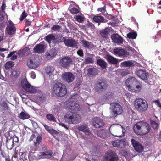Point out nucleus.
<instances>
[{"instance_id": "nucleus-50", "label": "nucleus", "mask_w": 161, "mask_h": 161, "mask_svg": "<svg viewBox=\"0 0 161 161\" xmlns=\"http://www.w3.org/2000/svg\"><path fill=\"white\" fill-rule=\"evenodd\" d=\"M49 133L53 136L54 135H57L59 133V132H58L55 130L53 128H52L51 129V130H50V132H49Z\"/></svg>"}, {"instance_id": "nucleus-54", "label": "nucleus", "mask_w": 161, "mask_h": 161, "mask_svg": "<svg viewBox=\"0 0 161 161\" xmlns=\"http://www.w3.org/2000/svg\"><path fill=\"white\" fill-rule=\"evenodd\" d=\"M11 75L15 77H17L18 75V74L17 73V71L15 70H13L12 71Z\"/></svg>"}, {"instance_id": "nucleus-52", "label": "nucleus", "mask_w": 161, "mask_h": 161, "mask_svg": "<svg viewBox=\"0 0 161 161\" xmlns=\"http://www.w3.org/2000/svg\"><path fill=\"white\" fill-rule=\"evenodd\" d=\"M1 105L4 108V109H8L9 107L6 102H3V103L1 104Z\"/></svg>"}, {"instance_id": "nucleus-6", "label": "nucleus", "mask_w": 161, "mask_h": 161, "mask_svg": "<svg viewBox=\"0 0 161 161\" xmlns=\"http://www.w3.org/2000/svg\"><path fill=\"white\" fill-rule=\"evenodd\" d=\"M110 112L112 117H115L118 115L121 114L123 111V108L120 104L116 102L112 103L110 104Z\"/></svg>"}, {"instance_id": "nucleus-26", "label": "nucleus", "mask_w": 161, "mask_h": 161, "mask_svg": "<svg viewBox=\"0 0 161 161\" xmlns=\"http://www.w3.org/2000/svg\"><path fill=\"white\" fill-rule=\"evenodd\" d=\"M93 20L96 23L99 24L101 23H106L108 20L105 19L104 17L100 15H95L93 18Z\"/></svg>"}, {"instance_id": "nucleus-13", "label": "nucleus", "mask_w": 161, "mask_h": 161, "mask_svg": "<svg viewBox=\"0 0 161 161\" xmlns=\"http://www.w3.org/2000/svg\"><path fill=\"white\" fill-rule=\"evenodd\" d=\"M62 38L61 42H63L66 46L74 48L77 46V42L74 39H66L65 37H63Z\"/></svg>"}, {"instance_id": "nucleus-29", "label": "nucleus", "mask_w": 161, "mask_h": 161, "mask_svg": "<svg viewBox=\"0 0 161 161\" xmlns=\"http://www.w3.org/2000/svg\"><path fill=\"white\" fill-rule=\"evenodd\" d=\"M97 64L103 69H105L107 67V63L104 60L98 59L97 60Z\"/></svg>"}, {"instance_id": "nucleus-22", "label": "nucleus", "mask_w": 161, "mask_h": 161, "mask_svg": "<svg viewBox=\"0 0 161 161\" xmlns=\"http://www.w3.org/2000/svg\"><path fill=\"white\" fill-rule=\"evenodd\" d=\"M40 63L37 62L35 59L33 60L29 59L27 60V65L31 69H35L39 65Z\"/></svg>"}, {"instance_id": "nucleus-19", "label": "nucleus", "mask_w": 161, "mask_h": 161, "mask_svg": "<svg viewBox=\"0 0 161 161\" xmlns=\"http://www.w3.org/2000/svg\"><path fill=\"white\" fill-rule=\"evenodd\" d=\"M131 142L132 145L137 152L141 153L143 151L144 149L143 147L138 141L132 139H131Z\"/></svg>"}, {"instance_id": "nucleus-20", "label": "nucleus", "mask_w": 161, "mask_h": 161, "mask_svg": "<svg viewBox=\"0 0 161 161\" xmlns=\"http://www.w3.org/2000/svg\"><path fill=\"white\" fill-rule=\"evenodd\" d=\"M92 123L94 126L97 128L101 127L104 125L103 119L99 117L94 118L92 120Z\"/></svg>"}, {"instance_id": "nucleus-46", "label": "nucleus", "mask_w": 161, "mask_h": 161, "mask_svg": "<svg viewBox=\"0 0 161 161\" xmlns=\"http://www.w3.org/2000/svg\"><path fill=\"white\" fill-rule=\"evenodd\" d=\"M61 28V26L59 25H55L51 27V30L53 31H57L59 30Z\"/></svg>"}, {"instance_id": "nucleus-27", "label": "nucleus", "mask_w": 161, "mask_h": 161, "mask_svg": "<svg viewBox=\"0 0 161 161\" xmlns=\"http://www.w3.org/2000/svg\"><path fill=\"white\" fill-rule=\"evenodd\" d=\"M106 58L110 64H116L118 63V59L109 54L106 55Z\"/></svg>"}, {"instance_id": "nucleus-55", "label": "nucleus", "mask_w": 161, "mask_h": 161, "mask_svg": "<svg viewBox=\"0 0 161 161\" xmlns=\"http://www.w3.org/2000/svg\"><path fill=\"white\" fill-rule=\"evenodd\" d=\"M43 126H44L46 130L48 131L49 132H50V130H51V129L52 128L51 127L48 126L46 124L43 125Z\"/></svg>"}, {"instance_id": "nucleus-8", "label": "nucleus", "mask_w": 161, "mask_h": 161, "mask_svg": "<svg viewBox=\"0 0 161 161\" xmlns=\"http://www.w3.org/2000/svg\"><path fill=\"white\" fill-rule=\"evenodd\" d=\"M21 85L22 87L28 92L33 93L37 91L36 87L32 86L26 80H22L21 81Z\"/></svg>"}, {"instance_id": "nucleus-3", "label": "nucleus", "mask_w": 161, "mask_h": 161, "mask_svg": "<svg viewBox=\"0 0 161 161\" xmlns=\"http://www.w3.org/2000/svg\"><path fill=\"white\" fill-rule=\"evenodd\" d=\"M53 91L55 94L58 97H63L67 93V89L65 85L60 83H56L53 85Z\"/></svg>"}, {"instance_id": "nucleus-25", "label": "nucleus", "mask_w": 161, "mask_h": 161, "mask_svg": "<svg viewBox=\"0 0 161 161\" xmlns=\"http://www.w3.org/2000/svg\"><path fill=\"white\" fill-rule=\"evenodd\" d=\"M87 70V75L91 77L96 75L98 73V69L95 68H89Z\"/></svg>"}, {"instance_id": "nucleus-51", "label": "nucleus", "mask_w": 161, "mask_h": 161, "mask_svg": "<svg viewBox=\"0 0 161 161\" xmlns=\"http://www.w3.org/2000/svg\"><path fill=\"white\" fill-rule=\"evenodd\" d=\"M97 11L98 12H100L102 13H105L106 11L105 5L103 7L98 8L97 9Z\"/></svg>"}, {"instance_id": "nucleus-7", "label": "nucleus", "mask_w": 161, "mask_h": 161, "mask_svg": "<svg viewBox=\"0 0 161 161\" xmlns=\"http://www.w3.org/2000/svg\"><path fill=\"white\" fill-rule=\"evenodd\" d=\"M77 95H73L70 98V100L68 102L66 103V106L68 108L74 111V112H76L80 109V107L79 105L76 103V102L72 101L73 99L75 98V96Z\"/></svg>"}, {"instance_id": "nucleus-59", "label": "nucleus", "mask_w": 161, "mask_h": 161, "mask_svg": "<svg viewBox=\"0 0 161 161\" xmlns=\"http://www.w3.org/2000/svg\"><path fill=\"white\" fill-rule=\"evenodd\" d=\"M25 25L27 26H29L31 25V22L29 19H25Z\"/></svg>"}, {"instance_id": "nucleus-5", "label": "nucleus", "mask_w": 161, "mask_h": 161, "mask_svg": "<svg viewBox=\"0 0 161 161\" xmlns=\"http://www.w3.org/2000/svg\"><path fill=\"white\" fill-rule=\"evenodd\" d=\"M134 105L137 110L141 113L146 111L148 108L147 103L146 100L141 98L136 99Z\"/></svg>"}, {"instance_id": "nucleus-23", "label": "nucleus", "mask_w": 161, "mask_h": 161, "mask_svg": "<svg viewBox=\"0 0 161 161\" xmlns=\"http://www.w3.org/2000/svg\"><path fill=\"white\" fill-rule=\"evenodd\" d=\"M34 51L36 53H41L44 51V45L39 44L36 45L33 48Z\"/></svg>"}, {"instance_id": "nucleus-14", "label": "nucleus", "mask_w": 161, "mask_h": 161, "mask_svg": "<svg viewBox=\"0 0 161 161\" xmlns=\"http://www.w3.org/2000/svg\"><path fill=\"white\" fill-rule=\"evenodd\" d=\"M62 79L68 83L73 82L75 77L74 75L70 72H65L62 75Z\"/></svg>"}, {"instance_id": "nucleus-4", "label": "nucleus", "mask_w": 161, "mask_h": 161, "mask_svg": "<svg viewBox=\"0 0 161 161\" xmlns=\"http://www.w3.org/2000/svg\"><path fill=\"white\" fill-rule=\"evenodd\" d=\"M110 133L113 136L117 137L124 136L125 133V130L121 125L112 126L110 128Z\"/></svg>"}, {"instance_id": "nucleus-15", "label": "nucleus", "mask_w": 161, "mask_h": 161, "mask_svg": "<svg viewBox=\"0 0 161 161\" xmlns=\"http://www.w3.org/2000/svg\"><path fill=\"white\" fill-rule=\"evenodd\" d=\"M113 53L119 57H127L129 55V52L123 48H115L113 50Z\"/></svg>"}, {"instance_id": "nucleus-38", "label": "nucleus", "mask_w": 161, "mask_h": 161, "mask_svg": "<svg viewBox=\"0 0 161 161\" xmlns=\"http://www.w3.org/2000/svg\"><path fill=\"white\" fill-rule=\"evenodd\" d=\"M55 37V36L53 34H49L44 38V39L49 44H50L53 39Z\"/></svg>"}, {"instance_id": "nucleus-36", "label": "nucleus", "mask_w": 161, "mask_h": 161, "mask_svg": "<svg viewBox=\"0 0 161 161\" xmlns=\"http://www.w3.org/2000/svg\"><path fill=\"white\" fill-rule=\"evenodd\" d=\"M14 64V62L11 61H8L5 64V67L6 70L11 69Z\"/></svg>"}, {"instance_id": "nucleus-57", "label": "nucleus", "mask_w": 161, "mask_h": 161, "mask_svg": "<svg viewBox=\"0 0 161 161\" xmlns=\"http://www.w3.org/2000/svg\"><path fill=\"white\" fill-rule=\"evenodd\" d=\"M136 85H137L136 86V88L139 90L141 89L142 86L141 84L138 81Z\"/></svg>"}, {"instance_id": "nucleus-2", "label": "nucleus", "mask_w": 161, "mask_h": 161, "mask_svg": "<svg viewBox=\"0 0 161 161\" xmlns=\"http://www.w3.org/2000/svg\"><path fill=\"white\" fill-rule=\"evenodd\" d=\"M64 117L65 121L69 124H77L81 120V116L79 115L70 112H67Z\"/></svg>"}, {"instance_id": "nucleus-44", "label": "nucleus", "mask_w": 161, "mask_h": 161, "mask_svg": "<svg viewBox=\"0 0 161 161\" xmlns=\"http://www.w3.org/2000/svg\"><path fill=\"white\" fill-rule=\"evenodd\" d=\"M62 41V40L59 41L58 38H56L55 36V37L53 39L52 43L54 44V45H56V44L59 43L60 42H61Z\"/></svg>"}, {"instance_id": "nucleus-30", "label": "nucleus", "mask_w": 161, "mask_h": 161, "mask_svg": "<svg viewBox=\"0 0 161 161\" xmlns=\"http://www.w3.org/2000/svg\"><path fill=\"white\" fill-rule=\"evenodd\" d=\"M121 65L123 67H133L135 66L134 64L130 61H124L121 64Z\"/></svg>"}, {"instance_id": "nucleus-1", "label": "nucleus", "mask_w": 161, "mask_h": 161, "mask_svg": "<svg viewBox=\"0 0 161 161\" xmlns=\"http://www.w3.org/2000/svg\"><path fill=\"white\" fill-rule=\"evenodd\" d=\"M135 133L138 135H143L149 133L151 130L150 125L146 122L139 121L133 127Z\"/></svg>"}, {"instance_id": "nucleus-49", "label": "nucleus", "mask_w": 161, "mask_h": 161, "mask_svg": "<svg viewBox=\"0 0 161 161\" xmlns=\"http://www.w3.org/2000/svg\"><path fill=\"white\" fill-rule=\"evenodd\" d=\"M49 133L53 136L54 135H57L59 133V132H58L55 130L53 128H52L51 129V130H50V132H49Z\"/></svg>"}, {"instance_id": "nucleus-53", "label": "nucleus", "mask_w": 161, "mask_h": 161, "mask_svg": "<svg viewBox=\"0 0 161 161\" xmlns=\"http://www.w3.org/2000/svg\"><path fill=\"white\" fill-rule=\"evenodd\" d=\"M45 156H51L53 154V152L51 150H48L45 151Z\"/></svg>"}, {"instance_id": "nucleus-11", "label": "nucleus", "mask_w": 161, "mask_h": 161, "mask_svg": "<svg viewBox=\"0 0 161 161\" xmlns=\"http://www.w3.org/2000/svg\"><path fill=\"white\" fill-rule=\"evenodd\" d=\"M6 31L9 35H12L15 33L16 28L14 24L11 20L8 21Z\"/></svg>"}, {"instance_id": "nucleus-47", "label": "nucleus", "mask_w": 161, "mask_h": 161, "mask_svg": "<svg viewBox=\"0 0 161 161\" xmlns=\"http://www.w3.org/2000/svg\"><path fill=\"white\" fill-rule=\"evenodd\" d=\"M70 12L73 14H77L79 13L78 10L75 7H73L70 10Z\"/></svg>"}, {"instance_id": "nucleus-39", "label": "nucleus", "mask_w": 161, "mask_h": 161, "mask_svg": "<svg viewBox=\"0 0 161 161\" xmlns=\"http://www.w3.org/2000/svg\"><path fill=\"white\" fill-rule=\"evenodd\" d=\"M46 117L47 119L50 121L56 122V118L52 114L50 113L47 114L46 115Z\"/></svg>"}, {"instance_id": "nucleus-45", "label": "nucleus", "mask_w": 161, "mask_h": 161, "mask_svg": "<svg viewBox=\"0 0 161 161\" xmlns=\"http://www.w3.org/2000/svg\"><path fill=\"white\" fill-rule=\"evenodd\" d=\"M27 16V14L25 12V10H24V11L22 13L20 17V21H22Z\"/></svg>"}, {"instance_id": "nucleus-17", "label": "nucleus", "mask_w": 161, "mask_h": 161, "mask_svg": "<svg viewBox=\"0 0 161 161\" xmlns=\"http://www.w3.org/2000/svg\"><path fill=\"white\" fill-rule=\"evenodd\" d=\"M112 144L114 147L122 148L124 147L126 144L125 139H122L115 140L112 142Z\"/></svg>"}, {"instance_id": "nucleus-28", "label": "nucleus", "mask_w": 161, "mask_h": 161, "mask_svg": "<svg viewBox=\"0 0 161 161\" xmlns=\"http://www.w3.org/2000/svg\"><path fill=\"white\" fill-rule=\"evenodd\" d=\"M97 134L98 136L103 138L105 139L108 137V135L105 130L104 129L99 130L97 131Z\"/></svg>"}, {"instance_id": "nucleus-58", "label": "nucleus", "mask_w": 161, "mask_h": 161, "mask_svg": "<svg viewBox=\"0 0 161 161\" xmlns=\"http://www.w3.org/2000/svg\"><path fill=\"white\" fill-rule=\"evenodd\" d=\"M6 7V4L3 1L2 3V4L1 6V10L2 12H3L5 9V8Z\"/></svg>"}, {"instance_id": "nucleus-40", "label": "nucleus", "mask_w": 161, "mask_h": 161, "mask_svg": "<svg viewBox=\"0 0 161 161\" xmlns=\"http://www.w3.org/2000/svg\"><path fill=\"white\" fill-rule=\"evenodd\" d=\"M57 54L56 50L54 49H52L47 54V57H53Z\"/></svg>"}, {"instance_id": "nucleus-31", "label": "nucleus", "mask_w": 161, "mask_h": 161, "mask_svg": "<svg viewBox=\"0 0 161 161\" xmlns=\"http://www.w3.org/2000/svg\"><path fill=\"white\" fill-rule=\"evenodd\" d=\"M109 32L110 29L108 28H106L100 32V35L103 38H106L108 37Z\"/></svg>"}, {"instance_id": "nucleus-64", "label": "nucleus", "mask_w": 161, "mask_h": 161, "mask_svg": "<svg viewBox=\"0 0 161 161\" xmlns=\"http://www.w3.org/2000/svg\"><path fill=\"white\" fill-rule=\"evenodd\" d=\"M44 152H40L38 153V155L39 156H45L46 154Z\"/></svg>"}, {"instance_id": "nucleus-62", "label": "nucleus", "mask_w": 161, "mask_h": 161, "mask_svg": "<svg viewBox=\"0 0 161 161\" xmlns=\"http://www.w3.org/2000/svg\"><path fill=\"white\" fill-rule=\"evenodd\" d=\"M35 137V135L34 134H32L31 136L29 139V141H31L33 140L34 138Z\"/></svg>"}, {"instance_id": "nucleus-34", "label": "nucleus", "mask_w": 161, "mask_h": 161, "mask_svg": "<svg viewBox=\"0 0 161 161\" xmlns=\"http://www.w3.org/2000/svg\"><path fill=\"white\" fill-rule=\"evenodd\" d=\"M30 117V116L28 114L23 112H21L19 114V118L23 120L29 119Z\"/></svg>"}, {"instance_id": "nucleus-24", "label": "nucleus", "mask_w": 161, "mask_h": 161, "mask_svg": "<svg viewBox=\"0 0 161 161\" xmlns=\"http://www.w3.org/2000/svg\"><path fill=\"white\" fill-rule=\"evenodd\" d=\"M78 130L79 131H81L84 132L86 135H89L91 134L89 128L87 125L84 124L79 126Z\"/></svg>"}, {"instance_id": "nucleus-35", "label": "nucleus", "mask_w": 161, "mask_h": 161, "mask_svg": "<svg viewBox=\"0 0 161 161\" xmlns=\"http://www.w3.org/2000/svg\"><path fill=\"white\" fill-rule=\"evenodd\" d=\"M81 42L83 45V46L85 48H90L91 46V42L83 39L81 41Z\"/></svg>"}, {"instance_id": "nucleus-33", "label": "nucleus", "mask_w": 161, "mask_h": 161, "mask_svg": "<svg viewBox=\"0 0 161 161\" xmlns=\"http://www.w3.org/2000/svg\"><path fill=\"white\" fill-rule=\"evenodd\" d=\"M37 93H39V95H37L36 96L38 99L41 102H43L45 100L46 96L45 95L42 94L41 91L40 90H37Z\"/></svg>"}, {"instance_id": "nucleus-48", "label": "nucleus", "mask_w": 161, "mask_h": 161, "mask_svg": "<svg viewBox=\"0 0 161 161\" xmlns=\"http://www.w3.org/2000/svg\"><path fill=\"white\" fill-rule=\"evenodd\" d=\"M76 19L78 21L80 22H83L84 20V17L81 15L77 16Z\"/></svg>"}, {"instance_id": "nucleus-63", "label": "nucleus", "mask_w": 161, "mask_h": 161, "mask_svg": "<svg viewBox=\"0 0 161 161\" xmlns=\"http://www.w3.org/2000/svg\"><path fill=\"white\" fill-rule=\"evenodd\" d=\"M31 77L33 79H34L36 77V75L34 72H32L31 73Z\"/></svg>"}, {"instance_id": "nucleus-60", "label": "nucleus", "mask_w": 161, "mask_h": 161, "mask_svg": "<svg viewBox=\"0 0 161 161\" xmlns=\"http://www.w3.org/2000/svg\"><path fill=\"white\" fill-rule=\"evenodd\" d=\"M59 125H60L62 126V127H64L66 129H68V127L65 125L64 124L62 123H59Z\"/></svg>"}, {"instance_id": "nucleus-37", "label": "nucleus", "mask_w": 161, "mask_h": 161, "mask_svg": "<svg viewBox=\"0 0 161 161\" xmlns=\"http://www.w3.org/2000/svg\"><path fill=\"white\" fill-rule=\"evenodd\" d=\"M42 138L41 137L38 135L36 138V140L34 142V145L36 147H38L40 144L42 142Z\"/></svg>"}, {"instance_id": "nucleus-32", "label": "nucleus", "mask_w": 161, "mask_h": 161, "mask_svg": "<svg viewBox=\"0 0 161 161\" xmlns=\"http://www.w3.org/2000/svg\"><path fill=\"white\" fill-rule=\"evenodd\" d=\"M150 123L151 127L154 130H158L159 127V124L155 121L150 119Z\"/></svg>"}, {"instance_id": "nucleus-61", "label": "nucleus", "mask_w": 161, "mask_h": 161, "mask_svg": "<svg viewBox=\"0 0 161 161\" xmlns=\"http://www.w3.org/2000/svg\"><path fill=\"white\" fill-rule=\"evenodd\" d=\"M16 52V51L10 52V53L8 55L7 57L9 58L10 57H11L12 56L13 54H15Z\"/></svg>"}, {"instance_id": "nucleus-42", "label": "nucleus", "mask_w": 161, "mask_h": 161, "mask_svg": "<svg viewBox=\"0 0 161 161\" xmlns=\"http://www.w3.org/2000/svg\"><path fill=\"white\" fill-rule=\"evenodd\" d=\"M127 37L129 39H136L137 36V34L136 32H130L127 34Z\"/></svg>"}, {"instance_id": "nucleus-56", "label": "nucleus", "mask_w": 161, "mask_h": 161, "mask_svg": "<svg viewBox=\"0 0 161 161\" xmlns=\"http://www.w3.org/2000/svg\"><path fill=\"white\" fill-rule=\"evenodd\" d=\"M77 54L80 57H82L83 56L84 54L83 51L81 50H80L77 51Z\"/></svg>"}, {"instance_id": "nucleus-12", "label": "nucleus", "mask_w": 161, "mask_h": 161, "mask_svg": "<svg viewBox=\"0 0 161 161\" xmlns=\"http://www.w3.org/2000/svg\"><path fill=\"white\" fill-rule=\"evenodd\" d=\"M118 158L114 152L110 151L106 153L105 156V161H118Z\"/></svg>"}, {"instance_id": "nucleus-41", "label": "nucleus", "mask_w": 161, "mask_h": 161, "mask_svg": "<svg viewBox=\"0 0 161 161\" xmlns=\"http://www.w3.org/2000/svg\"><path fill=\"white\" fill-rule=\"evenodd\" d=\"M45 72L46 74L49 75L52 74V72L54 71V68L52 66H48L45 68Z\"/></svg>"}, {"instance_id": "nucleus-18", "label": "nucleus", "mask_w": 161, "mask_h": 161, "mask_svg": "<svg viewBox=\"0 0 161 161\" xmlns=\"http://www.w3.org/2000/svg\"><path fill=\"white\" fill-rule=\"evenodd\" d=\"M111 38L113 43L118 45H121L123 43V38L117 34H113L111 36Z\"/></svg>"}, {"instance_id": "nucleus-43", "label": "nucleus", "mask_w": 161, "mask_h": 161, "mask_svg": "<svg viewBox=\"0 0 161 161\" xmlns=\"http://www.w3.org/2000/svg\"><path fill=\"white\" fill-rule=\"evenodd\" d=\"M85 61L86 64H90L93 63L94 61L93 60L92 58L90 57H88L85 59Z\"/></svg>"}, {"instance_id": "nucleus-10", "label": "nucleus", "mask_w": 161, "mask_h": 161, "mask_svg": "<svg viewBox=\"0 0 161 161\" xmlns=\"http://www.w3.org/2000/svg\"><path fill=\"white\" fill-rule=\"evenodd\" d=\"M73 61L71 58L68 57H63L60 61V65L64 68H68L72 64Z\"/></svg>"}, {"instance_id": "nucleus-9", "label": "nucleus", "mask_w": 161, "mask_h": 161, "mask_svg": "<svg viewBox=\"0 0 161 161\" xmlns=\"http://www.w3.org/2000/svg\"><path fill=\"white\" fill-rule=\"evenodd\" d=\"M136 74L139 78L146 82L149 78V74L145 70L138 69L136 71Z\"/></svg>"}, {"instance_id": "nucleus-21", "label": "nucleus", "mask_w": 161, "mask_h": 161, "mask_svg": "<svg viewBox=\"0 0 161 161\" xmlns=\"http://www.w3.org/2000/svg\"><path fill=\"white\" fill-rule=\"evenodd\" d=\"M138 81L134 77H132L128 79L126 81V86L129 90L131 89L132 86L135 85L137 84Z\"/></svg>"}, {"instance_id": "nucleus-16", "label": "nucleus", "mask_w": 161, "mask_h": 161, "mask_svg": "<svg viewBox=\"0 0 161 161\" xmlns=\"http://www.w3.org/2000/svg\"><path fill=\"white\" fill-rule=\"evenodd\" d=\"M96 89L99 91H105L107 88L108 85L106 82L103 80H98L96 83Z\"/></svg>"}]
</instances>
